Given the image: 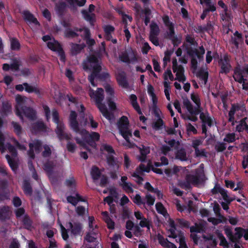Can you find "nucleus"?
I'll return each mask as SVG.
<instances>
[{
	"label": "nucleus",
	"mask_w": 248,
	"mask_h": 248,
	"mask_svg": "<svg viewBox=\"0 0 248 248\" xmlns=\"http://www.w3.org/2000/svg\"><path fill=\"white\" fill-rule=\"evenodd\" d=\"M244 71L241 69L239 67H236L234 70V74L233 78L235 81L238 82L239 83H242L244 81H246L247 79L244 78Z\"/></svg>",
	"instance_id": "obj_23"
},
{
	"label": "nucleus",
	"mask_w": 248,
	"mask_h": 248,
	"mask_svg": "<svg viewBox=\"0 0 248 248\" xmlns=\"http://www.w3.org/2000/svg\"><path fill=\"white\" fill-rule=\"evenodd\" d=\"M218 64L220 66V73H229L232 67L230 64V60L228 54H224L223 58H221L218 61Z\"/></svg>",
	"instance_id": "obj_14"
},
{
	"label": "nucleus",
	"mask_w": 248,
	"mask_h": 248,
	"mask_svg": "<svg viewBox=\"0 0 248 248\" xmlns=\"http://www.w3.org/2000/svg\"><path fill=\"white\" fill-rule=\"evenodd\" d=\"M11 124L14 128L15 133L18 137L20 136L22 132V128L21 125L18 123L14 121L12 122Z\"/></svg>",
	"instance_id": "obj_54"
},
{
	"label": "nucleus",
	"mask_w": 248,
	"mask_h": 248,
	"mask_svg": "<svg viewBox=\"0 0 248 248\" xmlns=\"http://www.w3.org/2000/svg\"><path fill=\"white\" fill-rule=\"evenodd\" d=\"M205 4L206 7L203 10L207 13L209 14L210 12H214L216 11L217 7L215 3L209 2L205 3Z\"/></svg>",
	"instance_id": "obj_55"
},
{
	"label": "nucleus",
	"mask_w": 248,
	"mask_h": 248,
	"mask_svg": "<svg viewBox=\"0 0 248 248\" xmlns=\"http://www.w3.org/2000/svg\"><path fill=\"white\" fill-rule=\"evenodd\" d=\"M107 162L108 165L111 167L116 165V159L113 155H108L107 156Z\"/></svg>",
	"instance_id": "obj_63"
},
{
	"label": "nucleus",
	"mask_w": 248,
	"mask_h": 248,
	"mask_svg": "<svg viewBox=\"0 0 248 248\" xmlns=\"http://www.w3.org/2000/svg\"><path fill=\"white\" fill-rule=\"evenodd\" d=\"M21 114H24L28 119L34 120L36 118V112L32 108L25 106L21 109Z\"/></svg>",
	"instance_id": "obj_18"
},
{
	"label": "nucleus",
	"mask_w": 248,
	"mask_h": 248,
	"mask_svg": "<svg viewBox=\"0 0 248 248\" xmlns=\"http://www.w3.org/2000/svg\"><path fill=\"white\" fill-rule=\"evenodd\" d=\"M23 85L26 92L29 93H34L38 95L41 94L40 90L37 87L31 86L27 82L23 83Z\"/></svg>",
	"instance_id": "obj_35"
},
{
	"label": "nucleus",
	"mask_w": 248,
	"mask_h": 248,
	"mask_svg": "<svg viewBox=\"0 0 248 248\" xmlns=\"http://www.w3.org/2000/svg\"><path fill=\"white\" fill-rule=\"evenodd\" d=\"M23 19L29 24H33L40 27L41 24L37 19L28 10H24L22 13Z\"/></svg>",
	"instance_id": "obj_16"
},
{
	"label": "nucleus",
	"mask_w": 248,
	"mask_h": 248,
	"mask_svg": "<svg viewBox=\"0 0 248 248\" xmlns=\"http://www.w3.org/2000/svg\"><path fill=\"white\" fill-rule=\"evenodd\" d=\"M104 31V38L107 41H110L112 38V33L115 31V28L110 25H106L103 27Z\"/></svg>",
	"instance_id": "obj_25"
},
{
	"label": "nucleus",
	"mask_w": 248,
	"mask_h": 248,
	"mask_svg": "<svg viewBox=\"0 0 248 248\" xmlns=\"http://www.w3.org/2000/svg\"><path fill=\"white\" fill-rule=\"evenodd\" d=\"M163 78L164 81H169L168 79L170 80L173 81L175 80L173 75H172L171 70L170 68H168L167 70L163 74Z\"/></svg>",
	"instance_id": "obj_58"
},
{
	"label": "nucleus",
	"mask_w": 248,
	"mask_h": 248,
	"mask_svg": "<svg viewBox=\"0 0 248 248\" xmlns=\"http://www.w3.org/2000/svg\"><path fill=\"white\" fill-rule=\"evenodd\" d=\"M224 231L225 234L231 242L233 243H235L237 242L236 237V236L233 235L231 228H226L224 229Z\"/></svg>",
	"instance_id": "obj_49"
},
{
	"label": "nucleus",
	"mask_w": 248,
	"mask_h": 248,
	"mask_svg": "<svg viewBox=\"0 0 248 248\" xmlns=\"http://www.w3.org/2000/svg\"><path fill=\"white\" fill-rule=\"evenodd\" d=\"M221 208L219 204L217 202H215L213 206V211L216 215L218 217L221 218H225L220 213Z\"/></svg>",
	"instance_id": "obj_56"
},
{
	"label": "nucleus",
	"mask_w": 248,
	"mask_h": 248,
	"mask_svg": "<svg viewBox=\"0 0 248 248\" xmlns=\"http://www.w3.org/2000/svg\"><path fill=\"white\" fill-rule=\"evenodd\" d=\"M104 93L102 88H98L95 92H93L90 94V96L95 99V105L103 116L108 120H111L113 117V115L108 111L105 104L102 103L104 99Z\"/></svg>",
	"instance_id": "obj_1"
},
{
	"label": "nucleus",
	"mask_w": 248,
	"mask_h": 248,
	"mask_svg": "<svg viewBox=\"0 0 248 248\" xmlns=\"http://www.w3.org/2000/svg\"><path fill=\"white\" fill-rule=\"evenodd\" d=\"M235 231L236 232L233 235L236 236L237 241L243 236L246 240L248 238V229L236 227L235 228Z\"/></svg>",
	"instance_id": "obj_24"
},
{
	"label": "nucleus",
	"mask_w": 248,
	"mask_h": 248,
	"mask_svg": "<svg viewBox=\"0 0 248 248\" xmlns=\"http://www.w3.org/2000/svg\"><path fill=\"white\" fill-rule=\"evenodd\" d=\"M11 211L10 207L4 205L0 208V220L4 221L10 218Z\"/></svg>",
	"instance_id": "obj_19"
},
{
	"label": "nucleus",
	"mask_w": 248,
	"mask_h": 248,
	"mask_svg": "<svg viewBox=\"0 0 248 248\" xmlns=\"http://www.w3.org/2000/svg\"><path fill=\"white\" fill-rule=\"evenodd\" d=\"M5 157L12 170L16 173L18 167L17 163L9 155H6Z\"/></svg>",
	"instance_id": "obj_42"
},
{
	"label": "nucleus",
	"mask_w": 248,
	"mask_h": 248,
	"mask_svg": "<svg viewBox=\"0 0 248 248\" xmlns=\"http://www.w3.org/2000/svg\"><path fill=\"white\" fill-rule=\"evenodd\" d=\"M46 130V125L41 121H37L31 124V131L34 134H37L41 132H45Z\"/></svg>",
	"instance_id": "obj_17"
},
{
	"label": "nucleus",
	"mask_w": 248,
	"mask_h": 248,
	"mask_svg": "<svg viewBox=\"0 0 248 248\" xmlns=\"http://www.w3.org/2000/svg\"><path fill=\"white\" fill-rule=\"evenodd\" d=\"M78 115L74 110H71L69 117V125L71 129L77 133L84 134L87 133V131L84 129H80L79 124L77 121Z\"/></svg>",
	"instance_id": "obj_9"
},
{
	"label": "nucleus",
	"mask_w": 248,
	"mask_h": 248,
	"mask_svg": "<svg viewBox=\"0 0 248 248\" xmlns=\"http://www.w3.org/2000/svg\"><path fill=\"white\" fill-rule=\"evenodd\" d=\"M209 74L208 71H205L203 69H200L196 74V76L201 80L204 81V84H206L207 82Z\"/></svg>",
	"instance_id": "obj_41"
},
{
	"label": "nucleus",
	"mask_w": 248,
	"mask_h": 248,
	"mask_svg": "<svg viewBox=\"0 0 248 248\" xmlns=\"http://www.w3.org/2000/svg\"><path fill=\"white\" fill-rule=\"evenodd\" d=\"M43 148L44 150L42 153V156L45 158L49 157L52 154L50 147L49 145L45 144L43 145Z\"/></svg>",
	"instance_id": "obj_60"
},
{
	"label": "nucleus",
	"mask_w": 248,
	"mask_h": 248,
	"mask_svg": "<svg viewBox=\"0 0 248 248\" xmlns=\"http://www.w3.org/2000/svg\"><path fill=\"white\" fill-rule=\"evenodd\" d=\"M22 189L26 195L31 196L32 194V186L29 180H24L23 181Z\"/></svg>",
	"instance_id": "obj_37"
},
{
	"label": "nucleus",
	"mask_w": 248,
	"mask_h": 248,
	"mask_svg": "<svg viewBox=\"0 0 248 248\" xmlns=\"http://www.w3.org/2000/svg\"><path fill=\"white\" fill-rule=\"evenodd\" d=\"M152 167H153V166L151 161H149L147 166L141 163L139 166V168L141 172H149L152 170Z\"/></svg>",
	"instance_id": "obj_51"
},
{
	"label": "nucleus",
	"mask_w": 248,
	"mask_h": 248,
	"mask_svg": "<svg viewBox=\"0 0 248 248\" xmlns=\"http://www.w3.org/2000/svg\"><path fill=\"white\" fill-rule=\"evenodd\" d=\"M81 13L82 14L83 18L85 20L89 22L91 24H93V22L95 21V16L94 13L90 14L86 10H82Z\"/></svg>",
	"instance_id": "obj_36"
},
{
	"label": "nucleus",
	"mask_w": 248,
	"mask_h": 248,
	"mask_svg": "<svg viewBox=\"0 0 248 248\" xmlns=\"http://www.w3.org/2000/svg\"><path fill=\"white\" fill-rule=\"evenodd\" d=\"M119 185L123 188L124 190L126 192L133 193L134 191L132 188V184L131 183H124V184H119Z\"/></svg>",
	"instance_id": "obj_59"
},
{
	"label": "nucleus",
	"mask_w": 248,
	"mask_h": 248,
	"mask_svg": "<svg viewBox=\"0 0 248 248\" xmlns=\"http://www.w3.org/2000/svg\"><path fill=\"white\" fill-rule=\"evenodd\" d=\"M150 31L149 36H158L160 33L158 25L155 22H152L150 25Z\"/></svg>",
	"instance_id": "obj_39"
},
{
	"label": "nucleus",
	"mask_w": 248,
	"mask_h": 248,
	"mask_svg": "<svg viewBox=\"0 0 248 248\" xmlns=\"http://www.w3.org/2000/svg\"><path fill=\"white\" fill-rule=\"evenodd\" d=\"M162 20L165 26L167 27L168 30V31H167L165 34L164 37L171 40L174 47L178 46L181 43V39L178 38L177 35L175 34L174 24L170 21L168 15L164 16L162 17Z\"/></svg>",
	"instance_id": "obj_3"
},
{
	"label": "nucleus",
	"mask_w": 248,
	"mask_h": 248,
	"mask_svg": "<svg viewBox=\"0 0 248 248\" xmlns=\"http://www.w3.org/2000/svg\"><path fill=\"white\" fill-rule=\"evenodd\" d=\"M22 223L23 225V228L27 230L31 231L33 228V221L28 215L24 216L22 220Z\"/></svg>",
	"instance_id": "obj_28"
},
{
	"label": "nucleus",
	"mask_w": 248,
	"mask_h": 248,
	"mask_svg": "<svg viewBox=\"0 0 248 248\" xmlns=\"http://www.w3.org/2000/svg\"><path fill=\"white\" fill-rule=\"evenodd\" d=\"M84 44H72L71 46V51L73 54L76 55L80 53L84 48Z\"/></svg>",
	"instance_id": "obj_46"
},
{
	"label": "nucleus",
	"mask_w": 248,
	"mask_h": 248,
	"mask_svg": "<svg viewBox=\"0 0 248 248\" xmlns=\"http://www.w3.org/2000/svg\"><path fill=\"white\" fill-rule=\"evenodd\" d=\"M179 247L178 248H188L185 237L183 233L180 232L179 234Z\"/></svg>",
	"instance_id": "obj_57"
},
{
	"label": "nucleus",
	"mask_w": 248,
	"mask_h": 248,
	"mask_svg": "<svg viewBox=\"0 0 248 248\" xmlns=\"http://www.w3.org/2000/svg\"><path fill=\"white\" fill-rule=\"evenodd\" d=\"M68 202L72 204L74 206H76L78 202H85V200L78 194H76V197L72 196H68L66 198Z\"/></svg>",
	"instance_id": "obj_31"
},
{
	"label": "nucleus",
	"mask_w": 248,
	"mask_h": 248,
	"mask_svg": "<svg viewBox=\"0 0 248 248\" xmlns=\"http://www.w3.org/2000/svg\"><path fill=\"white\" fill-rule=\"evenodd\" d=\"M221 192L220 194L222 197L223 200L225 201L224 202H227L228 203H231L235 200L234 198L230 197L228 196L227 190H221Z\"/></svg>",
	"instance_id": "obj_52"
},
{
	"label": "nucleus",
	"mask_w": 248,
	"mask_h": 248,
	"mask_svg": "<svg viewBox=\"0 0 248 248\" xmlns=\"http://www.w3.org/2000/svg\"><path fill=\"white\" fill-rule=\"evenodd\" d=\"M55 165L53 161L47 160L44 163L43 169L49 177L53 172Z\"/></svg>",
	"instance_id": "obj_32"
},
{
	"label": "nucleus",
	"mask_w": 248,
	"mask_h": 248,
	"mask_svg": "<svg viewBox=\"0 0 248 248\" xmlns=\"http://www.w3.org/2000/svg\"><path fill=\"white\" fill-rule=\"evenodd\" d=\"M7 149L9 153L11 154L13 158H15L17 156V150L14 146H13L10 143H9L8 144Z\"/></svg>",
	"instance_id": "obj_61"
},
{
	"label": "nucleus",
	"mask_w": 248,
	"mask_h": 248,
	"mask_svg": "<svg viewBox=\"0 0 248 248\" xmlns=\"http://www.w3.org/2000/svg\"><path fill=\"white\" fill-rule=\"evenodd\" d=\"M91 174L93 180H97L101 177V172L98 167L93 166L91 169Z\"/></svg>",
	"instance_id": "obj_43"
},
{
	"label": "nucleus",
	"mask_w": 248,
	"mask_h": 248,
	"mask_svg": "<svg viewBox=\"0 0 248 248\" xmlns=\"http://www.w3.org/2000/svg\"><path fill=\"white\" fill-rule=\"evenodd\" d=\"M47 46L48 48L52 51L58 53L61 62H65L66 60L65 53L62 46L58 41L53 38L52 41H49L47 43Z\"/></svg>",
	"instance_id": "obj_8"
},
{
	"label": "nucleus",
	"mask_w": 248,
	"mask_h": 248,
	"mask_svg": "<svg viewBox=\"0 0 248 248\" xmlns=\"http://www.w3.org/2000/svg\"><path fill=\"white\" fill-rule=\"evenodd\" d=\"M236 131L239 133L245 131L248 132V117H244L242 119L235 127Z\"/></svg>",
	"instance_id": "obj_22"
},
{
	"label": "nucleus",
	"mask_w": 248,
	"mask_h": 248,
	"mask_svg": "<svg viewBox=\"0 0 248 248\" xmlns=\"http://www.w3.org/2000/svg\"><path fill=\"white\" fill-rule=\"evenodd\" d=\"M11 49L12 50H19L20 49L21 45L18 40L15 37L10 38Z\"/></svg>",
	"instance_id": "obj_44"
},
{
	"label": "nucleus",
	"mask_w": 248,
	"mask_h": 248,
	"mask_svg": "<svg viewBox=\"0 0 248 248\" xmlns=\"http://www.w3.org/2000/svg\"><path fill=\"white\" fill-rule=\"evenodd\" d=\"M172 63L173 72L174 73L176 72L175 80H177L179 82H185L186 78L184 75L185 69L184 67L182 65L178 64L177 60L176 58H173Z\"/></svg>",
	"instance_id": "obj_10"
},
{
	"label": "nucleus",
	"mask_w": 248,
	"mask_h": 248,
	"mask_svg": "<svg viewBox=\"0 0 248 248\" xmlns=\"http://www.w3.org/2000/svg\"><path fill=\"white\" fill-rule=\"evenodd\" d=\"M205 174L203 171L196 172V175L187 174L185 180L182 181L180 186L181 188L186 190H190L192 188L191 185L197 186L204 182Z\"/></svg>",
	"instance_id": "obj_2"
},
{
	"label": "nucleus",
	"mask_w": 248,
	"mask_h": 248,
	"mask_svg": "<svg viewBox=\"0 0 248 248\" xmlns=\"http://www.w3.org/2000/svg\"><path fill=\"white\" fill-rule=\"evenodd\" d=\"M155 201V198L150 194H146L145 198H142L140 194H136L133 199V202L138 206L144 205L146 203L148 206H151L154 205Z\"/></svg>",
	"instance_id": "obj_11"
},
{
	"label": "nucleus",
	"mask_w": 248,
	"mask_h": 248,
	"mask_svg": "<svg viewBox=\"0 0 248 248\" xmlns=\"http://www.w3.org/2000/svg\"><path fill=\"white\" fill-rule=\"evenodd\" d=\"M130 103L133 108L136 110L139 114H141L142 112L137 102V97L134 94H132L129 96Z\"/></svg>",
	"instance_id": "obj_33"
},
{
	"label": "nucleus",
	"mask_w": 248,
	"mask_h": 248,
	"mask_svg": "<svg viewBox=\"0 0 248 248\" xmlns=\"http://www.w3.org/2000/svg\"><path fill=\"white\" fill-rule=\"evenodd\" d=\"M200 118L202 121V124H205V125L207 124L209 127L213 125V120L209 116V114L207 111L206 113H201Z\"/></svg>",
	"instance_id": "obj_29"
},
{
	"label": "nucleus",
	"mask_w": 248,
	"mask_h": 248,
	"mask_svg": "<svg viewBox=\"0 0 248 248\" xmlns=\"http://www.w3.org/2000/svg\"><path fill=\"white\" fill-rule=\"evenodd\" d=\"M221 192L220 194L222 197L223 200L225 201L224 202H227L228 203H231L235 200L234 198L230 197L228 196L227 190H221Z\"/></svg>",
	"instance_id": "obj_53"
},
{
	"label": "nucleus",
	"mask_w": 248,
	"mask_h": 248,
	"mask_svg": "<svg viewBox=\"0 0 248 248\" xmlns=\"http://www.w3.org/2000/svg\"><path fill=\"white\" fill-rule=\"evenodd\" d=\"M64 34V36L67 38H74L79 36L78 33L76 32L75 31H73L71 28L65 29Z\"/></svg>",
	"instance_id": "obj_47"
},
{
	"label": "nucleus",
	"mask_w": 248,
	"mask_h": 248,
	"mask_svg": "<svg viewBox=\"0 0 248 248\" xmlns=\"http://www.w3.org/2000/svg\"><path fill=\"white\" fill-rule=\"evenodd\" d=\"M12 112V106L8 101L2 103L1 113L3 116H7Z\"/></svg>",
	"instance_id": "obj_34"
},
{
	"label": "nucleus",
	"mask_w": 248,
	"mask_h": 248,
	"mask_svg": "<svg viewBox=\"0 0 248 248\" xmlns=\"http://www.w3.org/2000/svg\"><path fill=\"white\" fill-rule=\"evenodd\" d=\"M42 146L43 143L39 140H35L33 142L30 143L29 144V150L27 152L29 158L34 159L35 157L34 151L37 154L40 153L42 150Z\"/></svg>",
	"instance_id": "obj_12"
},
{
	"label": "nucleus",
	"mask_w": 248,
	"mask_h": 248,
	"mask_svg": "<svg viewBox=\"0 0 248 248\" xmlns=\"http://www.w3.org/2000/svg\"><path fill=\"white\" fill-rule=\"evenodd\" d=\"M56 0H51L52 1H55ZM70 5V7L73 9H76V5L79 6H83L86 2V0H65Z\"/></svg>",
	"instance_id": "obj_38"
},
{
	"label": "nucleus",
	"mask_w": 248,
	"mask_h": 248,
	"mask_svg": "<svg viewBox=\"0 0 248 248\" xmlns=\"http://www.w3.org/2000/svg\"><path fill=\"white\" fill-rule=\"evenodd\" d=\"M99 56L91 54L87 58V60L83 62V67L85 71H93L96 66H101L99 62Z\"/></svg>",
	"instance_id": "obj_7"
},
{
	"label": "nucleus",
	"mask_w": 248,
	"mask_h": 248,
	"mask_svg": "<svg viewBox=\"0 0 248 248\" xmlns=\"http://www.w3.org/2000/svg\"><path fill=\"white\" fill-rule=\"evenodd\" d=\"M83 137L84 140L87 143L93 148H96V141H98L100 139V135L95 132H92L89 134L88 131L87 133L84 134H80Z\"/></svg>",
	"instance_id": "obj_13"
},
{
	"label": "nucleus",
	"mask_w": 248,
	"mask_h": 248,
	"mask_svg": "<svg viewBox=\"0 0 248 248\" xmlns=\"http://www.w3.org/2000/svg\"><path fill=\"white\" fill-rule=\"evenodd\" d=\"M67 7L66 3L63 1H59L55 5V11L59 16H63Z\"/></svg>",
	"instance_id": "obj_27"
},
{
	"label": "nucleus",
	"mask_w": 248,
	"mask_h": 248,
	"mask_svg": "<svg viewBox=\"0 0 248 248\" xmlns=\"http://www.w3.org/2000/svg\"><path fill=\"white\" fill-rule=\"evenodd\" d=\"M101 66H96L94 67V70H92L91 74L88 76V80L93 86L94 87L96 86V84L94 82V78H97V75H98L99 71H101Z\"/></svg>",
	"instance_id": "obj_30"
},
{
	"label": "nucleus",
	"mask_w": 248,
	"mask_h": 248,
	"mask_svg": "<svg viewBox=\"0 0 248 248\" xmlns=\"http://www.w3.org/2000/svg\"><path fill=\"white\" fill-rule=\"evenodd\" d=\"M116 79L119 86L124 89H127L129 87V83L126 79L124 72H123L118 73Z\"/></svg>",
	"instance_id": "obj_20"
},
{
	"label": "nucleus",
	"mask_w": 248,
	"mask_h": 248,
	"mask_svg": "<svg viewBox=\"0 0 248 248\" xmlns=\"http://www.w3.org/2000/svg\"><path fill=\"white\" fill-rule=\"evenodd\" d=\"M246 108L244 104L239 103L232 104L230 110L229 112L228 122L232 123V125L233 126L235 123H238L235 121L234 115L236 113L237 117H242L244 115V113L246 112Z\"/></svg>",
	"instance_id": "obj_5"
},
{
	"label": "nucleus",
	"mask_w": 248,
	"mask_h": 248,
	"mask_svg": "<svg viewBox=\"0 0 248 248\" xmlns=\"http://www.w3.org/2000/svg\"><path fill=\"white\" fill-rule=\"evenodd\" d=\"M10 199V193L6 184H2L0 186V202Z\"/></svg>",
	"instance_id": "obj_26"
},
{
	"label": "nucleus",
	"mask_w": 248,
	"mask_h": 248,
	"mask_svg": "<svg viewBox=\"0 0 248 248\" xmlns=\"http://www.w3.org/2000/svg\"><path fill=\"white\" fill-rule=\"evenodd\" d=\"M120 134L127 142H130V138L132 137V131L129 129V122L125 116H122L117 123Z\"/></svg>",
	"instance_id": "obj_4"
},
{
	"label": "nucleus",
	"mask_w": 248,
	"mask_h": 248,
	"mask_svg": "<svg viewBox=\"0 0 248 248\" xmlns=\"http://www.w3.org/2000/svg\"><path fill=\"white\" fill-rule=\"evenodd\" d=\"M52 117L53 122L57 124L56 133L57 134L59 139L60 140H62L63 139L70 140L71 139V137L67 133L64 132V124L60 122L59 114L56 109H52Z\"/></svg>",
	"instance_id": "obj_6"
},
{
	"label": "nucleus",
	"mask_w": 248,
	"mask_h": 248,
	"mask_svg": "<svg viewBox=\"0 0 248 248\" xmlns=\"http://www.w3.org/2000/svg\"><path fill=\"white\" fill-rule=\"evenodd\" d=\"M164 125V122L162 119L159 118L156 121L153 123L152 124L153 128L156 130H159L163 128V126Z\"/></svg>",
	"instance_id": "obj_50"
},
{
	"label": "nucleus",
	"mask_w": 248,
	"mask_h": 248,
	"mask_svg": "<svg viewBox=\"0 0 248 248\" xmlns=\"http://www.w3.org/2000/svg\"><path fill=\"white\" fill-rule=\"evenodd\" d=\"M16 114L19 117L20 120L23 122L24 118L23 115L21 114V109L25 106L24 105L25 100L24 97L19 94L17 95L16 97Z\"/></svg>",
	"instance_id": "obj_15"
},
{
	"label": "nucleus",
	"mask_w": 248,
	"mask_h": 248,
	"mask_svg": "<svg viewBox=\"0 0 248 248\" xmlns=\"http://www.w3.org/2000/svg\"><path fill=\"white\" fill-rule=\"evenodd\" d=\"M104 220L107 224L108 229L113 230L114 229V222L110 218L107 212H103L102 213Z\"/></svg>",
	"instance_id": "obj_40"
},
{
	"label": "nucleus",
	"mask_w": 248,
	"mask_h": 248,
	"mask_svg": "<svg viewBox=\"0 0 248 248\" xmlns=\"http://www.w3.org/2000/svg\"><path fill=\"white\" fill-rule=\"evenodd\" d=\"M223 140L228 143L234 142L235 140V134L234 133L227 134Z\"/></svg>",
	"instance_id": "obj_62"
},
{
	"label": "nucleus",
	"mask_w": 248,
	"mask_h": 248,
	"mask_svg": "<svg viewBox=\"0 0 248 248\" xmlns=\"http://www.w3.org/2000/svg\"><path fill=\"white\" fill-rule=\"evenodd\" d=\"M155 208L158 213L163 215H164L166 213V210L162 203L157 202L155 204Z\"/></svg>",
	"instance_id": "obj_64"
},
{
	"label": "nucleus",
	"mask_w": 248,
	"mask_h": 248,
	"mask_svg": "<svg viewBox=\"0 0 248 248\" xmlns=\"http://www.w3.org/2000/svg\"><path fill=\"white\" fill-rule=\"evenodd\" d=\"M69 227L71 229V232L74 236L80 235L81 232L82 226L79 222H75L73 224L71 222H68Z\"/></svg>",
	"instance_id": "obj_21"
},
{
	"label": "nucleus",
	"mask_w": 248,
	"mask_h": 248,
	"mask_svg": "<svg viewBox=\"0 0 248 248\" xmlns=\"http://www.w3.org/2000/svg\"><path fill=\"white\" fill-rule=\"evenodd\" d=\"M107 93L106 99L107 98H114V91L113 88L108 84L104 86Z\"/></svg>",
	"instance_id": "obj_48"
},
{
	"label": "nucleus",
	"mask_w": 248,
	"mask_h": 248,
	"mask_svg": "<svg viewBox=\"0 0 248 248\" xmlns=\"http://www.w3.org/2000/svg\"><path fill=\"white\" fill-rule=\"evenodd\" d=\"M176 158L182 161L187 160L186 153L184 148H181L177 151Z\"/></svg>",
	"instance_id": "obj_45"
}]
</instances>
